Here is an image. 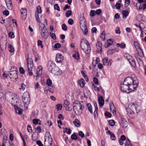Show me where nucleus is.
Wrapping results in <instances>:
<instances>
[{
	"instance_id": "obj_4",
	"label": "nucleus",
	"mask_w": 146,
	"mask_h": 146,
	"mask_svg": "<svg viewBox=\"0 0 146 146\" xmlns=\"http://www.w3.org/2000/svg\"><path fill=\"white\" fill-rule=\"evenodd\" d=\"M73 108L75 114L77 115H80L82 113V108L80 103L78 101L75 100L73 104Z\"/></svg>"
},
{
	"instance_id": "obj_31",
	"label": "nucleus",
	"mask_w": 146,
	"mask_h": 146,
	"mask_svg": "<svg viewBox=\"0 0 146 146\" xmlns=\"http://www.w3.org/2000/svg\"><path fill=\"white\" fill-rule=\"evenodd\" d=\"M87 107L88 108V111L92 114L93 113V112L92 111V106L90 103L87 104Z\"/></svg>"
},
{
	"instance_id": "obj_28",
	"label": "nucleus",
	"mask_w": 146,
	"mask_h": 146,
	"mask_svg": "<svg viewBox=\"0 0 146 146\" xmlns=\"http://www.w3.org/2000/svg\"><path fill=\"white\" fill-rule=\"evenodd\" d=\"M121 119L122 122V125H123V127H126L127 126V121L124 118L122 117L121 118Z\"/></svg>"
},
{
	"instance_id": "obj_55",
	"label": "nucleus",
	"mask_w": 146,
	"mask_h": 146,
	"mask_svg": "<svg viewBox=\"0 0 146 146\" xmlns=\"http://www.w3.org/2000/svg\"><path fill=\"white\" fill-rule=\"evenodd\" d=\"M62 29L64 31H66L67 29V27L66 25L64 24H63L62 25Z\"/></svg>"
},
{
	"instance_id": "obj_5",
	"label": "nucleus",
	"mask_w": 146,
	"mask_h": 146,
	"mask_svg": "<svg viewBox=\"0 0 146 146\" xmlns=\"http://www.w3.org/2000/svg\"><path fill=\"white\" fill-rule=\"evenodd\" d=\"M39 29L42 36L45 39L47 38L48 36L49 33L44 25L42 23H39Z\"/></svg>"
},
{
	"instance_id": "obj_50",
	"label": "nucleus",
	"mask_w": 146,
	"mask_h": 146,
	"mask_svg": "<svg viewBox=\"0 0 146 146\" xmlns=\"http://www.w3.org/2000/svg\"><path fill=\"white\" fill-rule=\"evenodd\" d=\"M54 9L55 10H56L58 11L60 10V8L58 5V4H56L54 5Z\"/></svg>"
},
{
	"instance_id": "obj_57",
	"label": "nucleus",
	"mask_w": 146,
	"mask_h": 146,
	"mask_svg": "<svg viewBox=\"0 0 146 146\" xmlns=\"http://www.w3.org/2000/svg\"><path fill=\"white\" fill-rule=\"evenodd\" d=\"M125 0V7H127L129 5L130 3V1L129 0Z\"/></svg>"
},
{
	"instance_id": "obj_13",
	"label": "nucleus",
	"mask_w": 146,
	"mask_h": 146,
	"mask_svg": "<svg viewBox=\"0 0 146 146\" xmlns=\"http://www.w3.org/2000/svg\"><path fill=\"white\" fill-rule=\"evenodd\" d=\"M110 111L113 115H115L116 114V109L113 102H110Z\"/></svg>"
},
{
	"instance_id": "obj_30",
	"label": "nucleus",
	"mask_w": 146,
	"mask_h": 146,
	"mask_svg": "<svg viewBox=\"0 0 146 146\" xmlns=\"http://www.w3.org/2000/svg\"><path fill=\"white\" fill-rule=\"evenodd\" d=\"M125 56L128 60L129 62L130 61H131V60L133 59V58L132 56L128 54H126L125 55Z\"/></svg>"
},
{
	"instance_id": "obj_26",
	"label": "nucleus",
	"mask_w": 146,
	"mask_h": 146,
	"mask_svg": "<svg viewBox=\"0 0 146 146\" xmlns=\"http://www.w3.org/2000/svg\"><path fill=\"white\" fill-rule=\"evenodd\" d=\"M73 123L77 127H79L80 126V123L78 119H76L73 121Z\"/></svg>"
},
{
	"instance_id": "obj_7",
	"label": "nucleus",
	"mask_w": 146,
	"mask_h": 146,
	"mask_svg": "<svg viewBox=\"0 0 146 146\" xmlns=\"http://www.w3.org/2000/svg\"><path fill=\"white\" fill-rule=\"evenodd\" d=\"M132 81L130 78H125L124 83L121 84L120 89L121 91L128 93L127 92V91L128 90V84H130V83Z\"/></svg>"
},
{
	"instance_id": "obj_14",
	"label": "nucleus",
	"mask_w": 146,
	"mask_h": 146,
	"mask_svg": "<svg viewBox=\"0 0 146 146\" xmlns=\"http://www.w3.org/2000/svg\"><path fill=\"white\" fill-rule=\"evenodd\" d=\"M8 9L11 10L13 8V5L11 0H4Z\"/></svg>"
},
{
	"instance_id": "obj_32",
	"label": "nucleus",
	"mask_w": 146,
	"mask_h": 146,
	"mask_svg": "<svg viewBox=\"0 0 146 146\" xmlns=\"http://www.w3.org/2000/svg\"><path fill=\"white\" fill-rule=\"evenodd\" d=\"M129 14L128 11L127 10H123L122 12L123 18H126Z\"/></svg>"
},
{
	"instance_id": "obj_16",
	"label": "nucleus",
	"mask_w": 146,
	"mask_h": 146,
	"mask_svg": "<svg viewBox=\"0 0 146 146\" xmlns=\"http://www.w3.org/2000/svg\"><path fill=\"white\" fill-rule=\"evenodd\" d=\"M56 66L55 64L51 61L48 62V67L49 71H50Z\"/></svg>"
},
{
	"instance_id": "obj_46",
	"label": "nucleus",
	"mask_w": 146,
	"mask_h": 146,
	"mask_svg": "<svg viewBox=\"0 0 146 146\" xmlns=\"http://www.w3.org/2000/svg\"><path fill=\"white\" fill-rule=\"evenodd\" d=\"M72 14V11L70 10L67 11L66 13V16L67 17H68Z\"/></svg>"
},
{
	"instance_id": "obj_56",
	"label": "nucleus",
	"mask_w": 146,
	"mask_h": 146,
	"mask_svg": "<svg viewBox=\"0 0 146 146\" xmlns=\"http://www.w3.org/2000/svg\"><path fill=\"white\" fill-rule=\"evenodd\" d=\"M95 11L92 10L90 12V16L92 17H93L95 15Z\"/></svg>"
},
{
	"instance_id": "obj_41",
	"label": "nucleus",
	"mask_w": 146,
	"mask_h": 146,
	"mask_svg": "<svg viewBox=\"0 0 146 146\" xmlns=\"http://www.w3.org/2000/svg\"><path fill=\"white\" fill-rule=\"evenodd\" d=\"M36 11L37 13H40L42 12L41 7L40 6H38L36 7Z\"/></svg>"
},
{
	"instance_id": "obj_48",
	"label": "nucleus",
	"mask_w": 146,
	"mask_h": 146,
	"mask_svg": "<svg viewBox=\"0 0 146 146\" xmlns=\"http://www.w3.org/2000/svg\"><path fill=\"white\" fill-rule=\"evenodd\" d=\"M38 114V113L37 112H36L35 111H34L32 112L31 116L36 117L37 115Z\"/></svg>"
},
{
	"instance_id": "obj_36",
	"label": "nucleus",
	"mask_w": 146,
	"mask_h": 146,
	"mask_svg": "<svg viewBox=\"0 0 146 146\" xmlns=\"http://www.w3.org/2000/svg\"><path fill=\"white\" fill-rule=\"evenodd\" d=\"M45 90H49V92H51L53 93L54 92V89L52 87H50V88L46 87L45 88Z\"/></svg>"
},
{
	"instance_id": "obj_63",
	"label": "nucleus",
	"mask_w": 146,
	"mask_h": 146,
	"mask_svg": "<svg viewBox=\"0 0 146 146\" xmlns=\"http://www.w3.org/2000/svg\"><path fill=\"white\" fill-rule=\"evenodd\" d=\"M116 8L117 9H119L121 7V5L120 3H116L115 5Z\"/></svg>"
},
{
	"instance_id": "obj_59",
	"label": "nucleus",
	"mask_w": 146,
	"mask_h": 146,
	"mask_svg": "<svg viewBox=\"0 0 146 146\" xmlns=\"http://www.w3.org/2000/svg\"><path fill=\"white\" fill-rule=\"evenodd\" d=\"M61 47V44L59 43H57L54 45V47L55 48H59Z\"/></svg>"
},
{
	"instance_id": "obj_49",
	"label": "nucleus",
	"mask_w": 146,
	"mask_h": 146,
	"mask_svg": "<svg viewBox=\"0 0 146 146\" xmlns=\"http://www.w3.org/2000/svg\"><path fill=\"white\" fill-rule=\"evenodd\" d=\"M69 104V102L66 100L64 101V105L65 107H66Z\"/></svg>"
},
{
	"instance_id": "obj_1",
	"label": "nucleus",
	"mask_w": 146,
	"mask_h": 146,
	"mask_svg": "<svg viewBox=\"0 0 146 146\" xmlns=\"http://www.w3.org/2000/svg\"><path fill=\"white\" fill-rule=\"evenodd\" d=\"M140 110V106L135 102L130 104L126 109L127 114L129 117H132L133 114L138 113Z\"/></svg>"
},
{
	"instance_id": "obj_34",
	"label": "nucleus",
	"mask_w": 146,
	"mask_h": 146,
	"mask_svg": "<svg viewBox=\"0 0 146 146\" xmlns=\"http://www.w3.org/2000/svg\"><path fill=\"white\" fill-rule=\"evenodd\" d=\"M72 57L76 60H78L80 59V55L78 52L73 54L72 55Z\"/></svg>"
},
{
	"instance_id": "obj_37",
	"label": "nucleus",
	"mask_w": 146,
	"mask_h": 146,
	"mask_svg": "<svg viewBox=\"0 0 146 146\" xmlns=\"http://www.w3.org/2000/svg\"><path fill=\"white\" fill-rule=\"evenodd\" d=\"M129 62L133 67L134 68L136 67V64L134 58L131 60V61Z\"/></svg>"
},
{
	"instance_id": "obj_54",
	"label": "nucleus",
	"mask_w": 146,
	"mask_h": 146,
	"mask_svg": "<svg viewBox=\"0 0 146 146\" xmlns=\"http://www.w3.org/2000/svg\"><path fill=\"white\" fill-rule=\"evenodd\" d=\"M65 132L68 134H70L71 133V130L70 129H68V128H65Z\"/></svg>"
},
{
	"instance_id": "obj_38",
	"label": "nucleus",
	"mask_w": 146,
	"mask_h": 146,
	"mask_svg": "<svg viewBox=\"0 0 146 146\" xmlns=\"http://www.w3.org/2000/svg\"><path fill=\"white\" fill-rule=\"evenodd\" d=\"M108 58H104L103 60V64L104 66H107L108 64Z\"/></svg>"
},
{
	"instance_id": "obj_22",
	"label": "nucleus",
	"mask_w": 146,
	"mask_h": 146,
	"mask_svg": "<svg viewBox=\"0 0 146 146\" xmlns=\"http://www.w3.org/2000/svg\"><path fill=\"white\" fill-rule=\"evenodd\" d=\"M107 134H110L111 139L112 140H114L116 139L115 136V135L112 133V132L110 131H108L106 132Z\"/></svg>"
},
{
	"instance_id": "obj_64",
	"label": "nucleus",
	"mask_w": 146,
	"mask_h": 146,
	"mask_svg": "<svg viewBox=\"0 0 146 146\" xmlns=\"http://www.w3.org/2000/svg\"><path fill=\"white\" fill-rule=\"evenodd\" d=\"M36 143L39 146H43V144L40 140L37 141Z\"/></svg>"
},
{
	"instance_id": "obj_21",
	"label": "nucleus",
	"mask_w": 146,
	"mask_h": 146,
	"mask_svg": "<svg viewBox=\"0 0 146 146\" xmlns=\"http://www.w3.org/2000/svg\"><path fill=\"white\" fill-rule=\"evenodd\" d=\"M42 68L41 66H39L37 69L36 74L38 77H39L42 74Z\"/></svg>"
},
{
	"instance_id": "obj_43",
	"label": "nucleus",
	"mask_w": 146,
	"mask_h": 146,
	"mask_svg": "<svg viewBox=\"0 0 146 146\" xmlns=\"http://www.w3.org/2000/svg\"><path fill=\"white\" fill-rule=\"evenodd\" d=\"M109 124L111 126H113L115 124V122L113 120H110L109 121Z\"/></svg>"
},
{
	"instance_id": "obj_35",
	"label": "nucleus",
	"mask_w": 146,
	"mask_h": 146,
	"mask_svg": "<svg viewBox=\"0 0 146 146\" xmlns=\"http://www.w3.org/2000/svg\"><path fill=\"white\" fill-rule=\"evenodd\" d=\"M117 47H120L121 48H124L126 46L125 44L124 43L121 44L117 43Z\"/></svg>"
},
{
	"instance_id": "obj_62",
	"label": "nucleus",
	"mask_w": 146,
	"mask_h": 146,
	"mask_svg": "<svg viewBox=\"0 0 146 146\" xmlns=\"http://www.w3.org/2000/svg\"><path fill=\"white\" fill-rule=\"evenodd\" d=\"M19 71L20 73L21 74H24L25 72L24 69L21 67L19 68Z\"/></svg>"
},
{
	"instance_id": "obj_15",
	"label": "nucleus",
	"mask_w": 146,
	"mask_h": 146,
	"mask_svg": "<svg viewBox=\"0 0 146 146\" xmlns=\"http://www.w3.org/2000/svg\"><path fill=\"white\" fill-rule=\"evenodd\" d=\"M80 28L82 27H84L86 25V20L83 17H80Z\"/></svg>"
},
{
	"instance_id": "obj_20",
	"label": "nucleus",
	"mask_w": 146,
	"mask_h": 146,
	"mask_svg": "<svg viewBox=\"0 0 146 146\" xmlns=\"http://www.w3.org/2000/svg\"><path fill=\"white\" fill-rule=\"evenodd\" d=\"M98 101L100 106H102L104 105V100L103 97L102 96L99 97L98 98Z\"/></svg>"
},
{
	"instance_id": "obj_24",
	"label": "nucleus",
	"mask_w": 146,
	"mask_h": 146,
	"mask_svg": "<svg viewBox=\"0 0 146 146\" xmlns=\"http://www.w3.org/2000/svg\"><path fill=\"white\" fill-rule=\"evenodd\" d=\"M137 51L139 56L141 57H143L144 56V54L143 51L140 48H137Z\"/></svg>"
},
{
	"instance_id": "obj_12",
	"label": "nucleus",
	"mask_w": 146,
	"mask_h": 146,
	"mask_svg": "<svg viewBox=\"0 0 146 146\" xmlns=\"http://www.w3.org/2000/svg\"><path fill=\"white\" fill-rule=\"evenodd\" d=\"M55 60L57 63L62 62L64 60L63 57L61 54H58L56 56Z\"/></svg>"
},
{
	"instance_id": "obj_9",
	"label": "nucleus",
	"mask_w": 146,
	"mask_h": 146,
	"mask_svg": "<svg viewBox=\"0 0 146 146\" xmlns=\"http://www.w3.org/2000/svg\"><path fill=\"white\" fill-rule=\"evenodd\" d=\"M30 96L29 93L27 92L24 93L23 96L22 101L25 103V107H27L28 105L30 103Z\"/></svg>"
},
{
	"instance_id": "obj_40",
	"label": "nucleus",
	"mask_w": 146,
	"mask_h": 146,
	"mask_svg": "<svg viewBox=\"0 0 146 146\" xmlns=\"http://www.w3.org/2000/svg\"><path fill=\"white\" fill-rule=\"evenodd\" d=\"M62 107V106L61 104H58L56 106V108L57 110L58 111L60 110H61Z\"/></svg>"
},
{
	"instance_id": "obj_11",
	"label": "nucleus",
	"mask_w": 146,
	"mask_h": 146,
	"mask_svg": "<svg viewBox=\"0 0 146 146\" xmlns=\"http://www.w3.org/2000/svg\"><path fill=\"white\" fill-rule=\"evenodd\" d=\"M50 71L53 74L57 75H60L62 73V72L56 66Z\"/></svg>"
},
{
	"instance_id": "obj_8",
	"label": "nucleus",
	"mask_w": 146,
	"mask_h": 146,
	"mask_svg": "<svg viewBox=\"0 0 146 146\" xmlns=\"http://www.w3.org/2000/svg\"><path fill=\"white\" fill-rule=\"evenodd\" d=\"M27 69L26 70V71H27L30 76H32L33 74V72H32L33 67V60L31 58H27Z\"/></svg>"
},
{
	"instance_id": "obj_25",
	"label": "nucleus",
	"mask_w": 146,
	"mask_h": 146,
	"mask_svg": "<svg viewBox=\"0 0 146 146\" xmlns=\"http://www.w3.org/2000/svg\"><path fill=\"white\" fill-rule=\"evenodd\" d=\"M78 83L82 88H83L84 86L85 81L83 79L81 78L78 81Z\"/></svg>"
},
{
	"instance_id": "obj_27",
	"label": "nucleus",
	"mask_w": 146,
	"mask_h": 146,
	"mask_svg": "<svg viewBox=\"0 0 146 146\" xmlns=\"http://www.w3.org/2000/svg\"><path fill=\"white\" fill-rule=\"evenodd\" d=\"M135 58H136V60L137 62V63H138L139 65V66H142L143 65V61L139 58L137 57H136L135 56Z\"/></svg>"
},
{
	"instance_id": "obj_53",
	"label": "nucleus",
	"mask_w": 146,
	"mask_h": 146,
	"mask_svg": "<svg viewBox=\"0 0 146 146\" xmlns=\"http://www.w3.org/2000/svg\"><path fill=\"white\" fill-rule=\"evenodd\" d=\"M52 84V82L51 80L49 79H47L46 81V84L48 86H51Z\"/></svg>"
},
{
	"instance_id": "obj_33",
	"label": "nucleus",
	"mask_w": 146,
	"mask_h": 146,
	"mask_svg": "<svg viewBox=\"0 0 146 146\" xmlns=\"http://www.w3.org/2000/svg\"><path fill=\"white\" fill-rule=\"evenodd\" d=\"M125 146H133L130 143V140L128 138H127L126 140Z\"/></svg>"
},
{
	"instance_id": "obj_52",
	"label": "nucleus",
	"mask_w": 146,
	"mask_h": 146,
	"mask_svg": "<svg viewBox=\"0 0 146 146\" xmlns=\"http://www.w3.org/2000/svg\"><path fill=\"white\" fill-rule=\"evenodd\" d=\"M97 109L96 110H95L94 112V118L95 119H97V117L98 116V110H97Z\"/></svg>"
},
{
	"instance_id": "obj_47",
	"label": "nucleus",
	"mask_w": 146,
	"mask_h": 146,
	"mask_svg": "<svg viewBox=\"0 0 146 146\" xmlns=\"http://www.w3.org/2000/svg\"><path fill=\"white\" fill-rule=\"evenodd\" d=\"M50 35L53 39L55 40L56 39V36L55 34L54 33H52L50 32Z\"/></svg>"
},
{
	"instance_id": "obj_44",
	"label": "nucleus",
	"mask_w": 146,
	"mask_h": 146,
	"mask_svg": "<svg viewBox=\"0 0 146 146\" xmlns=\"http://www.w3.org/2000/svg\"><path fill=\"white\" fill-rule=\"evenodd\" d=\"M37 45L38 46H40L41 48L43 47V45L42 44V41L40 40H38V41Z\"/></svg>"
},
{
	"instance_id": "obj_10",
	"label": "nucleus",
	"mask_w": 146,
	"mask_h": 146,
	"mask_svg": "<svg viewBox=\"0 0 146 146\" xmlns=\"http://www.w3.org/2000/svg\"><path fill=\"white\" fill-rule=\"evenodd\" d=\"M13 70H11L7 75L10 78H15V80L17 81L18 80V72L16 71L15 67H13Z\"/></svg>"
},
{
	"instance_id": "obj_3",
	"label": "nucleus",
	"mask_w": 146,
	"mask_h": 146,
	"mask_svg": "<svg viewBox=\"0 0 146 146\" xmlns=\"http://www.w3.org/2000/svg\"><path fill=\"white\" fill-rule=\"evenodd\" d=\"M127 78H130L132 80L130 83V84H128L129 92L134 91L138 86V85L136 77H128Z\"/></svg>"
},
{
	"instance_id": "obj_61",
	"label": "nucleus",
	"mask_w": 146,
	"mask_h": 146,
	"mask_svg": "<svg viewBox=\"0 0 146 146\" xmlns=\"http://www.w3.org/2000/svg\"><path fill=\"white\" fill-rule=\"evenodd\" d=\"M93 82L95 84H98V80L97 78L94 77L93 78Z\"/></svg>"
},
{
	"instance_id": "obj_19",
	"label": "nucleus",
	"mask_w": 146,
	"mask_h": 146,
	"mask_svg": "<svg viewBox=\"0 0 146 146\" xmlns=\"http://www.w3.org/2000/svg\"><path fill=\"white\" fill-rule=\"evenodd\" d=\"M14 107L16 113H18L19 115H21L22 114L21 109L18 107L17 105H14Z\"/></svg>"
},
{
	"instance_id": "obj_39",
	"label": "nucleus",
	"mask_w": 146,
	"mask_h": 146,
	"mask_svg": "<svg viewBox=\"0 0 146 146\" xmlns=\"http://www.w3.org/2000/svg\"><path fill=\"white\" fill-rule=\"evenodd\" d=\"M8 48L10 49L9 51L11 52H13L14 51V48L13 47L12 45L10 44H8Z\"/></svg>"
},
{
	"instance_id": "obj_60",
	"label": "nucleus",
	"mask_w": 146,
	"mask_h": 146,
	"mask_svg": "<svg viewBox=\"0 0 146 146\" xmlns=\"http://www.w3.org/2000/svg\"><path fill=\"white\" fill-rule=\"evenodd\" d=\"M78 134L82 138H83L84 137V134L82 131H79L78 133Z\"/></svg>"
},
{
	"instance_id": "obj_42",
	"label": "nucleus",
	"mask_w": 146,
	"mask_h": 146,
	"mask_svg": "<svg viewBox=\"0 0 146 146\" xmlns=\"http://www.w3.org/2000/svg\"><path fill=\"white\" fill-rule=\"evenodd\" d=\"M134 44L137 50V48H140L139 46V45L138 42L137 41H135L134 42Z\"/></svg>"
},
{
	"instance_id": "obj_23",
	"label": "nucleus",
	"mask_w": 146,
	"mask_h": 146,
	"mask_svg": "<svg viewBox=\"0 0 146 146\" xmlns=\"http://www.w3.org/2000/svg\"><path fill=\"white\" fill-rule=\"evenodd\" d=\"M102 43L100 41H98L96 44L97 49L98 50H100L99 52L100 53H101L102 52Z\"/></svg>"
},
{
	"instance_id": "obj_18",
	"label": "nucleus",
	"mask_w": 146,
	"mask_h": 146,
	"mask_svg": "<svg viewBox=\"0 0 146 146\" xmlns=\"http://www.w3.org/2000/svg\"><path fill=\"white\" fill-rule=\"evenodd\" d=\"M113 40L112 39H110L108 40L107 42L105 43V48H107L110 46L112 44Z\"/></svg>"
},
{
	"instance_id": "obj_2",
	"label": "nucleus",
	"mask_w": 146,
	"mask_h": 146,
	"mask_svg": "<svg viewBox=\"0 0 146 146\" xmlns=\"http://www.w3.org/2000/svg\"><path fill=\"white\" fill-rule=\"evenodd\" d=\"M82 49L86 54H89L91 51V47L89 42L85 38L82 39L80 43Z\"/></svg>"
},
{
	"instance_id": "obj_45",
	"label": "nucleus",
	"mask_w": 146,
	"mask_h": 146,
	"mask_svg": "<svg viewBox=\"0 0 146 146\" xmlns=\"http://www.w3.org/2000/svg\"><path fill=\"white\" fill-rule=\"evenodd\" d=\"M71 138L72 140H77L78 139L76 135L74 133L72 134L71 135Z\"/></svg>"
},
{
	"instance_id": "obj_6",
	"label": "nucleus",
	"mask_w": 146,
	"mask_h": 146,
	"mask_svg": "<svg viewBox=\"0 0 146 146\" xmlns=\"http://www.w3.org/2000/svg\"><path fill=\"white\" fill-rule=\"evenodd\" d=\"M18 98L17 96L12 92L9 93V95L7 97V101L12 105H16L15 104L18 101Z\"/></svg>"
},
{
	"instance_id": "obj_29",
	"label": "nucleus",
	"mask_w": 146,
	"mask_h": 146,
	"mask_svg": "<svg viewBox=\"0 0 146 146\" xmlns=\"http://www.w3.org/2000/svg\"><path fill=\"white\" fill-rule=\"evenodd\" d=\"M80 28L81 30H82L84 34L85 35H87L88 32V30L87 28L86 25L84 26V27H82Z\"/></svg>"
},
{
	"instance_id": "obj_17",
	"label": "nucleus",
	"mask_w": 146,
	"mask_h": 146,
	"mask_svg": "<svg viewBox=\"0 0 146 146\" xmlns=\"http://www.w3.org/2000/svg\"><path fill=\"white\" fill-rule=\"evenodd\" d=\"M21 12L22 15V17L23 19H26V17L27 15V10L25 8H22L21 9Z\"/></svg>"
},
{
	"instance_id": "obj_58",
	"label": "nucleus",
	"mask_w": 146,
	"mask_h": 146,
	"mask_svg": "<svg viewBox=\"0 0 146 146\" xmlns=\"http://www.w3.org/2000/svg\"><path fill=\"white\" fill-rule=\"evenodd\" d=\"M27 130L28 132L29 133H31L33 132L32 128L30 125H28L27 126Z\"/></svg>"
},
{
	"instance_id": "obj_51",
	"label": "nucleus",
	"mask_w": 146,
	"mask_h": 146,
	"mask_svg": "<svg viewBox=\"0 0 146 146\" xmlns=\"http://www.w3.org/2000/svg\"><path fill=\"white\" fill-rule=\"evenodd\" d=\"M115 50L110 49L108 50L107 53L108 54H111L115 51Z\"/></svg>"
}]
</instances>
